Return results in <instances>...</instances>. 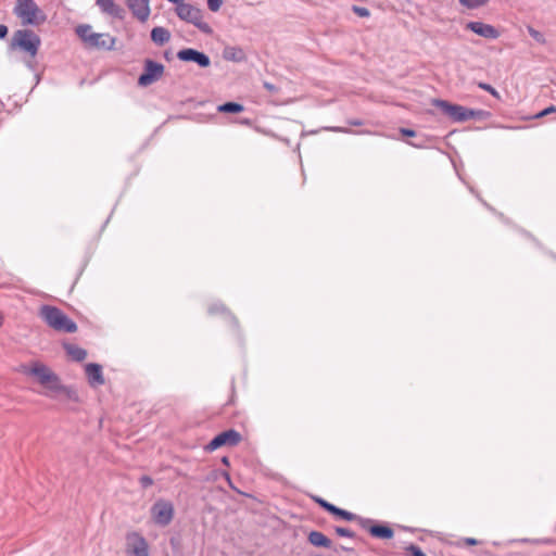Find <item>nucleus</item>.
Here are the masks:
<instances>
[{"mask_svg":"<svg viewBox=\"0 0 556 556\" xmlns=\"http://www.w3.org/2000/svg\"><path fill=\"white\" fill-rule=\"evenodd\" d=\"M41 45L40 37L31 29L24 28L17 29L13 33L11 40L8 45L9 51H22L28 55L25 61L26 66L35 71V64L33 60L36 58Z\"/></svg>","mask_w":556,"mask_h":556,"instance_id":"1","label":"nucleus"},{"mask_svg":"<svg viewBox=\"0 0 556 556\" xmlns=\"http://www.w3.org/2000/svg\"><path fill=\"white\" fill-rule=\"evenodd\" d=\"M40 317L54 330L66 333H74L77 330L76 323L56 306L42 305L40 308Z\"/></svg>","mask_w":556,"mask_h":556,"instance_id":"2","label":"nucleus"},{"mask_svg":"<svg viewBox=\"0 0 556 556\" xmlns=\"http://www.w3.org/2000/svg\"><path fill=\"white\" fill-rule=\"evenodd\" d=\"M13 13L21 20L24 26H39L47 20V15L35 0H16Z\"/></svg>","mask_w":556,"mask_h":556,"instance_id":"3","label":"nucleus"},{"mask_svg":"<svg viewBox=\"0 0 556 556\" xmlns=\"http://www.w3.org/2000/svg\"><path fill=\"white\" fill-rule=\"evenodd\" d=\"M175 12L181 21L194 25L202 33L206 35H211L213 33L212 27L207 23L203 22L202 10L198 7L181 1L176 4Z\"/></svg>","mask_w":556,"mask_h":556,"instance_id":"4","label":"nucleus"},{"mask_svg":"<svg viewBox=\"0 0 556 556\" xmlns=\"http://www.w3.org/2000/svg\"><path fill=\"white\" fill-rule=\"evenodd\" d=\"M432 104L441 110L453 122H466L470 119L471 109L459 104H453L446 100L433 99Z\"/></svg>","mask_w":556,"mask_h":556,"instance_id":"5","label":"nucleus"},{"mask_svg":"<svg viewBox=\"0 0 556 556\" xmlns=\"http://www.w3.org/2000/svg\"><path fill=\"white\" fill-rule=\"evenodd\" d=\"M165 67L162 63L146 59L143 63V71L138 77V85L140 87H148L157 81L164 74Z\"/></svg>","mask_w":556,"mask_h":556,"instance_id":"6","label":"nucleus"},{"mask_svg":"<svg viewBox=\"0 0 556 556\" xmlns=\"http://www.w3.org/2000/svg\"><path fill=\"white\" fill-rule=\"evenodd\" d=\"M242 440V435L235 429L225 430L215 435L204 447L206 452H213L222 446H237Z\"/></svg>","mask_w":556,"mask_h":556,"instance_id":"7","label":"nucleus"},{"mask_svg":"<svg viewBox=\"0 0 556 556\" xmlns=\"http://www.w3.org/2000/svg\"><path fill=\"white\" fill-rule=\"evenodd\" d=\"M359 527L376 539L390 540L394 536V530L388 523L378 522L371 518L359 519Z\"/></svg>","mask_w":556,"mask_h":556,"instance_id":"8","label":"nucleus"},{"mask_svg":"<svg viewBox=\"0 0 556 556\" xmlns=\"http://www.w3.org/2000/svg\"><path fill=\"white\" fill-rule=\"evenodd\" d=\"M151 514L156 525L165 527L174 518V505L168 501L159 500L152 505Z\"/></svg>","mask_w":556,"mask_h":556,"instance_id":"9","label":"nucleus"},{"mask_svg":"<svg viewBox=\"0 0 556 556\" xmlns=\"http://www.w3.org/2000/svg\"><path fill=\"white\" fill-rule=\"evenodd\" d=\"M126 553L130 556H149L147 540L138 532L127 533Z\"/></svg>","mask_w":556,"mask_h":556,"instance_id":"10","label":"nucleus"},{"mask_svg":"<svg viewBox=\"0 0 556 556\" xmlns=\"http://www.w3.org/2000/svg\"><path fill=\"white\" fill-rule=\"evenodd\" d=\"M177 58L182 62L195 63L201 68H206L211 65L210 56L197 49L185 48L177 52Z\"/></svg>","mask_w":556,"mask_h":556,"instance_id":"11","label":"nucleus"},{"mask_svg":"<svg viewBox=\"0 0 556 556\" xmlns=\"http://www.w3.org/2000/svg\"><path fill=\"white\" fill-rule=\"evenodd\" d=\"M466 28L485 39H497L501 36V33L497 28H495L493 25L485 24L483 22H468L466 24Z\"/></svg>","mask_w":556,"mask_h":556,"instance_id":"12","label":"nucleus"},{"mask_svg":"<svg viewBox=\"0 0 556 556\" xmlns=\"http://www.w3.org/2000/svg\"><path fill=\"white\" fill-rule=\"evenodd\" d=\"M126 5L139 22L148 21L151 13L150 0H126Z\"/></svg>","mask_w":556,"mask_h":556,"instance_id":"13","label":"nucleus"},{"mask_svg":"<svg viewBox=\"0 0 556 556\" xmlns=\"http://www.w3.org/2000/svg\"><path fill=\"white\" fill-rule=\"evenodd\" d=\"M115 42L116 38L110 34L94 33L93 35H90L87 47L90 49L110 51L115 48Z\"/></svg>","mask_w":556,"mask_h":556,"instance_id":"14","label":"nucleus"},{"mask_svg":"<svg viewBox=\"0 0 556 556\" xmlns=\"http://www.w3.org/2000/svg\"><path fill=\"white\" fill-rule=\"evenodd\" d=\"M207 313L210 315L224 316L232 329H235L236 331L239 330L240 325H239L238 318L228 309V307L224 303H222V302L212 303L207 308Z\"/></svg>","mask_w":556,"mask_h":556,"instance_id":"15","label":"nucleus"},{"mask_svg":"<svg viewBox=\"0 0 556 556\" xmlns=\"http://www.w3.org/2000/svg\"><path fill=\"white\" fill-rule=\"evenodd\" d=\"M96 3L103 13L114 18L123 21L126 16L125 9L116 4L114 0H97Z\"/></svg>","mask_w":556,"mask_h":556,"instance_id":"16","label":"nucleus"},{"mask_svg":"<svg viewBox=\"0 0 556 556\" xmlns=\"http://www.w3.org/2000/svg\"><path fill=\"white\" fill-rule=\"evenodd\" d=\"M88 383L91 387L103 386L105 380L102 372V366L97 363H89L85 366Z\"/></svg>","mask_w":556,"mask_h":556,"instance_id":"17","label":"nucleus"},{"mask_svg":"<svg viewBox=\"0 0 556 556\" xmlns=\"http://www.w3.org/2000/svg\"><path fill=\"white\" fill-rule=\"evenodd\" d=\"M223 58L226 61H231L236 63H241L247 60V54L241 47L238 46H227L223 50Z\"/></svg>","mask_w":556,"mask_h":556,"instance_id":"18","label":"nucleus"},{"mask_svg":"<svg viewBox=\"0 0 556 556\" xmlns=\"http://www.w3.org/2000/svg\"><path fill=\"white\" fill-rule=\"evenodd\" d=\"M53 371L50 370L46 365L43 364H36L34 367L30 368L28 371L29 375L35 376L40 384L45 387L51 379V374Z\"/></svg>","mask_w":556,"mask_h":556,"instance_id":"19","label":"nucleus"},{"mask_svg":"<svg viewBox=\"0 0 556 556\" xmlns=\"http://www.w3.org/2000/svg\"><path fill=\"white\" fill-rule=\"evenodd\" d=\"M307 541L316 547L332 548V541L319 531H311Z\"/></svg>","mask_w":556,"mask_h":556,"instance_id":"20","label":"nucleus"},{"mask_svg":"<svg viewBox=\"0 0 556 556\" xmlns=\"http://www.w3.org/2000/svg\"><path fill=\"white\" fill-rule=\"evenodd\" d=\"M150 37H151V40L156 45V46H164L165 43H167L170 39V31L165 28V27H162V26H156L154 28H152L151 33H150Z\"/></svg>","mask_w":556,"mask_h":556,"instance_id":"21","label":"nucleus"},{"mask_svg":"<svg viewBox=\"0 0 556 556\" xmlns=\"http://www.w3.org/2000/svg\"><path fill=\"white\" fill-rule=\"evenodd\" d=\"M64 350L74 362H83L87 357V351L78 345L65 343Z\"/></svg>","mask_w":556,"mask_h":556,"instance_id":"22","label":"nucleus"},{"mask_svg":"<svg viewBox=\"0 0 556 556\" xmlns=\"http://www.w3.org/2000/svg\"><path fill=\"white\" fill-rule=\"evenodd\" d=\"M217 110L222 113L237 114L242 112L244 106L241 103L229 101L220 104Z\"/></svg>","mask_w":556,"mask_h":556,"instance_id":"23","label":"nucleus"},{"mask_svg":"<svg viewBox=\"0 0 556 556\" xmlns=\"http://www.w3.org/2000/svg\"><path fill=\"white\" fill-rule=\"evenodd\" d=\"M337 518L346 520V521H356L359 525V519H363L364 517H361L356 514H353L351 511H348L345 509H342L340 507L337 508V511L333 515Z\"/></svg>","mask_w":556,"mask_h":556,"instance_id":"24","label":"nucleus"},{"mask_svg":"<svg viewBox=\"0 0 556 556\" xmlns=\"http://www.w3.org/2000/svg\"><path fill=\"white\" fill-rule=\"evenodd\" d=\"M76 34L81 39V41H84V43L87 46L89 42L90 35H93L94 33L91 31L90 25L81 24L76 27Z\"/></svg>","mask_w":556,"mask_h":556,"instance_id":"25","label":"nucleus"},{"mask_svg":"<svg viewBox=\"0 0 556 556\" xmlns=\"http://www.w3.org/2000/svg\"><path fill=\"white\" fill-rule=\"evenodd\" d=\"M50 378L51 379L47 384H45V387L54 393H60L64 387V384L61 382L60 377L56 374L52 372Z\"/></svg>","mask_w":556,"mask_h":556,"instance_id":"26","label":"nucleus"},{"mask_svg":"<svg viewBox=\"0 0 556 556\" xmlns=\"http://www.w3.org/2000/svg\"><path fill=\"white\" fill-rule=\"evenodd\" d=\"M60 393H63L70 401L79 402V395L73 387L64 384Z\"/></svg>","mask_w":556,"mask_h":556,"instance_id":"27","label":"nucleus"},{"mask_svg":"<svg viewBox=\"0 0 556 556\" xmlns=\"http://www.w3.org/2000/svg\"><path fill=\"white\" fill-rule=\"evenodd\" d=\"M490 0H459L460 4H463L467 9H478L480 7L485 5Z\"/></svg>","mask_w":556,"mask_h":556,"instance_id":"28","label":"nucleus"},{"mask_svg":"<svg viewBox=\"0 0 556 556\" xmlns=\"http://www.w3.org/2000/svg\"><path fill=\"white\" fill-rule=\"evenodd\" d=\"M529 35L539 43L544 45L546 42L544 35L533 28L532 26L527 27Z\"/></svg>","mask_w":556,"mask_h":556,"instance_id":"29","label":"nucleus"},{"mask_svg":"<svg viewBox=\"0 0 556 556\" xmlns=\"http://www.w3.org/2000/svg\"><path fill=\"white\" fill-rule=\"evenodd\" d=\"M405 555L406 556H427L422 552V549L415 544H409L408 546L405 547Z\"/></svg>","mask_w":556,"mask_h":556,"instance_id":"30","label":"nucleus"},{"mask_svg":"<svg viewBox=\"0 0 556 556\" xmlns=\"http://www.w3.org/2000/svg\"><path fill=\"white\" fill-rule=\"evenodd\" d=\"M491 116L489 111L471 109L470 119L483 121Z\"/></svg>","mask_w":556,"mask_h":556,"instance_id":"31","label":"nucleus"},{"mask_svg":"<svg viewBox=\"0 0 556 556\" xmlns=\"http://www.w3.org/2000/svg\"><path fill=\"white\" fill-rule=\"evenodd\" d=\"M478 87L484 91H488L490 94H492L494 98L500 99L498 91L493 88L490 84L486 83H478Z\"/></svg>","mask_w":556,"mask_h":556,"instance_id":"32","label":"nucleus"},{"mask_svg":"<svg viewBox=\"0 0 556 556\" xmlns=\"http://www.w3.org/2000/svg\"><path fill=\"white\" fill-rule=\"evenodd\" d=\"M334 531H336V533L339 536L350 538V539H354L355 538V533L352 530L348 529V528L336 527Z\"/></svg>","mask_w":556,"mask_h":556,"instance_id":"33","label":"nucleus"},{"mask_svg":"<svg viewBox=\"0 0 556 556\" xmlns=\"http://www.w3.org/2000/svg\"><path fill=\"white\" fill-rule=\"evenodd\" d=\"M352 11L359 17H368L370 15L369 10L364 7L353 5Z\"/></svg>","mask_w":556,"mask_h":556,"instance_id":"34","label":"nucleus"},{"mask_svg":"<svg viewBox=\"0 0 556 556\" xmlns=\"http://www.w3.org/2000/svg\"><path fill=\"white\" fill-rule=\"evenodd\" d=\"M556 112V106L554 105H551L542 111H540L539 113H536L535 115L531 116L530 118H541V117H544L551 113H554Z\"/></svg>","mask_w":556,"mask_h":556,"instance_id":"35","label":"nucleus"},{"mask_svg":"<svg viewBox=\"0 0 556 556\" xmlns=\"http://www.w3.org/2000/svg\"><path fill=\"white\" fill-rule=\"evenodd\" d=\"M520 542H522V543L531 542V543H534V544L549 545V544H552L554 542V540L553 539H534V540L522 539V540H520Z\"/></svg>","mask_w":556,"mask_h":556,"instance_id":"36","label":"nucleus"},{"mask_svg":"<svg viewBox=\"0 0 556 556\" xmlns=\"http://www.w3.org/2000/svg\"><path fill=\"white\" fill-rule=\"evenodd\" d=\"M223 4V0H207V8L212 12H217Z\"/></svg>","mask_w":556,"mask_h":556,"instance_id":"37","label":"nucleus"},{"mask_svg":"<svg viewBox=\"0 0 556 556\" xmlns=\"http://www.w3.org/2000/svg\"><path fill=\"white\" fill-rule=\"evenodd\" d=\"M139 483L143 489H147L153 484V479L150 476H141Z\"/></svg>","mask_w":556,"mask_h":556,"instance_id":"38","label":"nucleus"},{"mask_svg":"<svg viewBox=\"0 0 556 556\" xmlns=\"http://www.w3.org/2000/svg\"><path fill=\"white\" fill-rule=\"evenodd\" d=\"M263 87H264L267 91H269L270 93H276V92H278V87H277V86H275V85H274V84H271V83L264 81V83H263Z\"/></svg>","mask_w":556,"mask_h":556,"instance_id":"39","label":"nucleus"},{"mask_svg":"<svg viewBox=\"0 0 556 556\" xmlns=\"http://www.w3.org/2000/svg\"><path fill=\"white\" fill-rule=\"evenodd\" d=\"M326 129H327V130H330V131H333V132H343V134H350V132H352L349 128H345V127H339V126H334V127H327Z\"/></svg>","mask_w":556,"mask_h":556,"instance_id":"40","label":"nucleus"},{"mask_svg":"<svg viewBox=\"0 0 556 556\" xmlns=\"http://www.w3.org/2000/svg\"><path fill=\"white\" fill-rule=\"evenodd\" d=\"M400 132L402 136H405V137H415L416 136V131L410 128H400Z\"/></svg>","mask_w":556,"mask_h":556,"instance_id":"41","label":"nucleus"},{"mask_svg":"<svg viewBox=\"0 0 556 556\" xmlns=\"http://www.w3.org/2000/svg\"><path fill=\"white\" fill-rule=\"evenodd\" d=\"M346 123L350 126H363L364 125V121L361 118H349L346 121Z\"/></svg>","mask_w":556,"mask_h":556,"instance_id":"42","label":"nucleus"},{"mask_svg":"<svg viewBox=\"0 0 556 556\" xmlns=\"http://www.w3.org/2000/svg\"><path fill=\"white\" fill-rule=\"evenodd\" d=\"M9 34V28L4 24H0V40L4 39Z\"/></svg>","mask_w":556,"mask_h":556,"instance_id":"43","label":"nucleus"},{"mask_svg":"<svg viewBox=\"0 0 556 556\" xmlns=\"http://www.w3.org/2000/svg\"><path fill=\"white\" fill-rule=\"evenodd\" d=\"M314 500L323 509H325L327 507V505L329 504L328 501H326L321 497H315Z\"/></svg>","mask_w":556,"mask_h":556,"instance_id":"44","label":"nucleus"},{"mask_svg":"<svg viewBox=\"0 0 556 556\" xmlns=\"http://www.w3.org/2000/svg\"><path fill=\"white\" fill-rule=\"evenodd\" d=\"M337 508H338V506H336V505H333V504L329 503V504L327 505V507L325 508V510H326L327 513H329V514H331V515L333 516V515H334V513L337 511Z\"/></svg>","mask_w":556,"mask_h":556,"instance_id":"45","label":"nucleus"},{"mask_svg":"<svg viewBox=\"0 0 556 556\" xmlns=\"http://www.w3.org/2000/svg\"><path fill=\"white\" fill-rule=\"evenodd\" d=\"M465 544L466 545H477L478 544V540H476L473 538H466L465 539Z\"/></svg>","mask_w":556,"mask_h":556,"instance_id":"46","label":"nucleus"},{"mask_svg":"<svg viewBox=\"0 0 556 556\" xmlns=\"http://www.w3.org/2000/svg\"><path fill=\"white\" fill-rule=\"evenodd\" d=\"M222 464L226 467H229L230 466V460H229V457L228 456H223L222 457Z\"/></svg>","mask_w":556,"mask_h":556,"instance_id":"47","label":"nucleus"},{"mask_svg":"<svg viewBox=\"0 0 556 556\" xmlns=\"http://www.w3.org/2000/svg\"><path fill=\"white\" fill-rule=\"evenodd\" d=\"M340 549L344 551V552H352L353 551V548L346 547V546H343V545L340 546Z\"/></svg>","mask_w":556,"mask_h":556,"instance_id":"48","label":"nucleus"},{"mask_svg":"<svg viewBox=\"0 0 556 556\" xmlns=\"http://www.w3.org/2000/svg\"><path fill=\"white\" fill-rule=\"evenodd\" d=\"M409 144H412L413 147H416V148H420V147H422V144H421V143H414V142H409Z\"/></svg>","mask_w":556,"mask_h":556,"instance_id":"49","label":"nucleus"},{"mask_svg":"<svg viewBox=\"0 0 556 556\" xmlns=\"http://www.w3.org/2000/svg\"><path fill=\"white\" fill-rule=\"evenodd\" d=\"M224 476H225V478L227 479V481L230 483V476H229V473H228V472H225V473H224Z\"/></svg>","mask_w":556,"mask_h":556,"instance_id":"50","label":"nucleus"},{"mask_svg":"<svg viewBox=\"0 0 556 556\" xmlns=\"http://www.w3.org/2000/svg\"><path fill=\"white\" fill-rule=\"evenodd\" d=\"M3 325V315L0 313V327Z\"/></svg>","mask_w":556,"mask_h":556,"instance_id":"51","label":"nucleus"},{"mask_svg":"<svg viewBox=\"0 0 556 556\" xmlns=\"http://www.w3.org/2000/svg\"><path fill=\"white\" fill-rule=\"evenodd\" d=\"M242 123H243V124H248V125H249V124H250V121H249V119H244Z\"/></svg>","mask_w":556,"mask_h":556,"instance_id":"52","label":"nucleus"},{"mask_svg":"<svg viewBox=\"0 0 556 556\" xmlns=\"http://www.w3.org/2000/svg\"><path fill=\"white\" fill-rule=\"evenodd\" d=\"M552 257H553L554 260H556V255H555V254H552Z\"/></svg>","mask_w":556,"mask_h":556,"instance_id":"53","label":"nucleus"}]
</instances>
